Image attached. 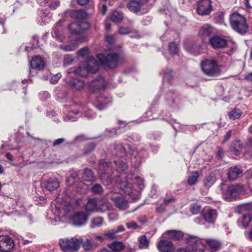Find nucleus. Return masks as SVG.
<instances>
[{"instance_id": "f257e3e1", "label": "nucleus", "mask_w": 252, "mask_h": 252, "mask_svg": "<svg viewBox=\"0 0 252 252\" xmlns=\"http://www.w3.org/2000/svg\"><path fill=\"white\" fill-rule=\"evenodd\" d=\"M98 60V65L102 64L110 68H114L117 66L118 63L124 59L122 54L120 52L110 53L106 56L99 54L97 56Z\"/></svg>"}, {"instance_id": "f03ea898", "label": "nucleus", "mask_w": 252, "mask_h": 252, "mask_svg": "<svg viewBox=\"0 0 252 252\" xmlns=\"http://www.w3.org/2000/svg\"><path fill=\"white\" fill-rule=\"evenodd\" d=\"M230 21L234 30L240 34H245L248 30V25L244 17L238 13H234L231 15Z\"/></svg>"}, {"instance_id": "7ed1b4c3", "label": "nucleus", "mask_w": 252, "mask_h": 252, "mask_svg": "<svg viewBox=\"0 0 252 252\" xmlns=\"http://www.w3.org/2000/svg\"><path fill=\"white\" fill-rule=\"evenodd\" d=\"M87 67L85 66H79L74 70V73L80 76L85 77L88 75L89 72L94 73L98 69V63L93 57L88 58L87 61Z\"/></svg>"}, {"instance_id": "20e7f679", "label": "nucleus", "mask_w": 252, "mask_h": 252, "mask_svg": "<svg viewBox=\"0 0 252 252\" xmlns=\"http://www.w3.org/2000/svg\"><path fill=\"white\" fill-rule=\"evenodd\" d=\"M187 249H181L177 252H204L205 246L199 238L190 236L188 239Z\"/></svg>"}, {"instance_id": "39448f33", "label": "nucleus", "mask_w": 252, "mask_h": 252, "mask_svg": "<svg viewBox=\"0 0 252 252\" xmlns=\"http://www.w3.org/2000/svg\"><path fill=\"white\" fill-rule=\"evenodd\" d=\"M111 206L106 201L100 203L96 198L89 199L85 205V209L89 212H103L106 210H109Z\"/></svg>"}, {"instance_id": "423d86ee", "label": "nucleus", "mask_w": 252, "mask_h": 252, "mask_svg": "<svg viewBox=\"0 0 252 252\" xmlns=\"http://www.w3.org/2000/svg\"><path fill=\"white\" fill-rule=\"evenodd\" d=\"M201 66L203 72L208 76H212L220 72L218 63L214 59H210L203 61Z\"/></svg>"}, {"instance_id": "0eeeda50", "label": "nucleus", "mask_w": 252, "mask_h": 252, "mask_svg": "<svg viewBox=\"0 0 252 252\" xmlns=\"http://www.w3.org/2000/svg\"><path fill=\"white\" fill-rule=\"evenodd\" d=\"M243 186L240 185H233L228 187L225 192L222 191V196L226 200L230 201L236 198L239 194L243 191Z\"/></svg>"}, {"instance_id": "6e6552de", "label": "nucleus", "mask_w": 252, "mask_h": 252, "mask_svg": "<svg viewBox=\"0 0 252 252\" xmlns=\"http://www.w3.org/2000/svg\"><path fill=\"white\" fill-rule=\"evenodd\" d=\"M59 245L64 251L76 252L79 249V239L76 238L62 239L59 242Z\"/></svg>"}, {"instance_id": "1a4fd4ad", "label": "nucleus", "mask_w": 252, "mask_h": 252, "mask_svg": "<svg viewBox=\"0 0 252 252\" xmlns=\"http://www.w3.org/2000/svg\"><path fill=\"white\" fill-rule=\"evenodd\" d=\"M89 29V25L86 22L78 23L73 22L70 24L68 26V29L72 34L79 35L82 33L84 30H87Z\"/></svg>"}, {"instance_id": "9d476101", "label": "nucleus", "mask_w": 252, "mask_h": 252, "mask_svg": "<svg viewBox=\"0 0 252 252\" xmlns=\"http://www.w3.org/2000/svg\"><path fill=\"white\" fill-rule=\"evenodd\" d=\"M212 9V6L210 0H201L198 3L197 11L200 15H208Z\"/></svg>"}, {"instance_id": "9b49d317", "label": "nucleus", "mask_w": 252, "mask_h": 252, "mask_svg": "<svg viewBox=\"0 0 252 252\" xmlns=\"http://www.w3.org/2000/svg\"><path fill=\"white\" fill-rule=\"evenodd\" d=\"M88 218V215L85 212H77L72 216V222L73 225L80 226L87 223Z\"/></svg>"}, {"instance_id": "f8f14e48", "label": "nucleus", "mask_w": 252, "mask_h": 252, "mask_svg": "<svg viewBox=\"0 0 252 252\" xmlns=\"http://www.w3.org/2000/svg\"><path fill=\"white\" fill-rule=\"evenodd\" d=\"M14 247L13 241L8 236H0V251L8 252Z\"/></svg>"}, {"instance_id": "ddd939ff", "label": "nucleus", "mask_w": 252, "mask_h": 252, "mask_svg": "<svg viewBox=\"0 0 252 252\" xmlns=\"http://www.w3.org/2000/svg\"><path fill=\"white\" fill-rule=\"evenodd\" d=\"M110 199L113 201L115 206L121 210L127 209L129 206L128 201L122 195L113 196L110 195Z\"/></svg>"}, {"instance_id": "4468645a", "label": "nucleus", "mask_w": 252, "mask_h": 252, "mask_svg": "<svg viewBox=\"0 0 252 252\" xmlns=\"http://www.w3.org/2000/svg\"><path fill=\"white\" fill-rule=\"evenodd\" d=\"M210 43L213 48L221 49L227 45V40L219 36H215L210 38Z\"/></svg>"}, {"instance_id": "2eb2a0df", "label": "nucleus", "mask_w": 252, "mask_h": 252, "mask_svg": "<svg viewBox=\"0 0 252 252\" xmlns=\"http://www.w3.org/2000/svg\"><path fill=\"white\" fill-rule=\"evenodd\" d=\"M214 32V28L211 25L206 24L200 29L198 32L199 36L202 39H205L209 37Z\"/></svg>"}, {"instance_id": "dca6fc26", "label": "nucleus", "mask_w": 252, "mask_h": 252, "mask_svg": "<svg viewBox=\"0 0 252 252\" xmlns=\"http://www.w3.org/2000/svg\"><path fill=\"white\" fill-rule=\"evenodd\" d=\"M106 85L104 79L102 77H99L92 81L89 85V87L91 91L94 92L104 89Z\"/></svg>"}, {"instance_id": "f3484780", "label": "nucleus", "mask_w": 252, "mask_h": 252, "mask_svg": "<svg viewBox=\"0 0 252 252\" xmlns=\"http://www.w3.org/2000/svg\"><path fill=\"white\" fill-rule=\"evenodd\" d=\"M242 168L240 165L231 166L228 170V178L230 180H235L242 174Z\"/></svg>"}, {"instance_id": "a211bd4d", "label": "nucleus", "mask_w": 252, "mask_h": 252, "mask_svg": "<svg viewBox=\"0 0 252 252\" xmlns=\"http://www.w3.org/2000/svg\"><path fill=\"white\" fill-rule=\"evenodd\" d=\"M202 216L206 222L213 223L218 217V213L216 210L209 209L204 211Z\"/></svg>"}, {"instance_id": "6ab92c4d", "label": "nucleus", "mask_w": 252, "mask_h": 252, "mask_svg": "<svg viewBox=\"0 0 252 252\" xmlns=\"http://www.w3.org/2000/svg\"><path fill=\"white\" fill-rule=\"evenodd\" d=\"M158 247L161 252H171L174 249L172 243L168 240H160L158 243Z\"/></svg>"}, {"instance_id": "aec40b11", "label": "nucleus", "mask_w": 252, "mask_h": 252, "mask_svg": "<svg viewBox=\"0 0 252 252\" xmlns=\"http://www.w3.org/2000/svg\"><path fill=\"white\" fill-rule=\"evenodd\" d=\"M79 247L82 244V246L85 251H90L97 247L96 243L92 242L89 239L86 238L83 240L82 238L79 239Z\"/></svg>"}, {"instance_id": "412c9836", "label": "nucleus", "mask_w": 252, "mask_h": 252, "mask_svg": "<svg viewBox=\"0 0 252 252\" xmlns=\"http://www.w3.org/2000/svg\"><path fill=\"white\" fill-rule=\"evenodd\" d=\"M43 185L48 190L52 191L59 187V182L57 179L50 178L43 182Z\"/></svg>"}, {"instance_id": "4be33fe9", "label": "nucleus", "mask_w": 252, "mask_h": 252, "mask_svg": "<svg viewBox=\"0 0 252 252\" xmlns=\"http://www.w3.org/2000/svg\"><path fill=\"white\" fill-rule=\"evenodd\" d=\"M111 252H122L125 248V244L119 241H114L107 245Z\"/></svg>"}, {"instance_id": "5701e85b", "label": "nucleus", "mask_w": 252, "mask_h": 252, "mask_svg": "<svg viewBox=\"0 0 252 252\" xmlns=\"http://www.w3.org/2000/svg\"><path fill=\"white\" fill-rule=\"evenodd\" d=\"M243 148V145L238 139L234 140L230 146L231 152L236 155H239L241 152Z\"/></svg>"}, {"instance_id": "b1692460", "label": "nucleus", "mask_w": 252, "mask_h": 252, "mask_svg": "<svg viewBox=\"0 0 252 252\" xmlns=\"http://www.w3.org/2000/svg\"><path fill=\"white\" fill-rule=\"evenodd\" d=\"M31 66L33 69L40 70L44 66L43 60L40 56H36L31 61Z\"/></svg>"}, {"instance_id": "393cba45", "label": "nucleus", "mask_w": 252, "mask_h": 252, "mask_svg": "<svg viewBox=\"0 0 252 252\" xmlns=\"http://www.w3.org/2000/svg\"><path fill=\"white\" fill-rule=\"evenodd\" d=\"M127 8L134 13H137L141 10L140 2L136 0H130L126 4Z\"/></svg>"}, {"instance_id": "a878e982", "label": "nucleus", "mask_w": 252, "mask_h": 252, "mask_svg": "<svg viewBox=\"0 0 252 252\" xmlns=\"http://www.w3.org/2000/svg\"><path fill=\"white\" fill-rule=\"evenodd\" d=\"M68 84L72 88L80 90L83 88L84 83L83 81L75 78H73L68 82Z\"/></svg>"}, {"instance_id": "bb28decb", "label": "nucleus", "mask_w": 252, "mask_h": 252, "mask_svg": "<svg viewBox=\"0 0 252 252\" xmlns=\"http://www.w3.org/2000/svg\"><path fill=\"white\" fill-rule=\"evenodd\" d=\"M71 17L72 18L76 19H84L88 16L86 12L81 10H75L71 11L70 13Z\"/></svg>"}, {"instance_id": "cd10ccee", "label": "nucleus", "mask_w": 252, "mask_h": 252, "mask_svg": "<svg viewBox=\"0 0 252 252\" xmlns=\"http://www.w3.org/2000/svg\"><path fill=\"white\" fill-rule=\"evenodd\" d=\"M216 181V177L214 173H211L204 180V185L207 188H210Z\"/></svg>"}, {"instance_id": "c85d7f7f", "label": "nucleus", "mask_w": 252, "mask_h": 252, "mask_svg": "<svg viewBox=\"0 0 252 252\" xmlns=\"http://www.w3.org/2000/svg\"><path fill=\"white\" fill-rule=\"evenodd\" d=\"M205 242L212 252L217 251L220 247V243L214 239H207Z\"/></svg>"}, {"instance_id": "c756f323", "label": "nucleus", "mask_w": 252, "mask_h": 252, "mask_svg": "<svg viewBox=\"0 0 252 252\" xmlns=\"http://www.w3.org/2000/svg\"><path fill=\"white\" fill-rule=\"evenodd\" d=\"M103 223V218L101 217L93 218L91 221V227L92 228L99 227Z\"/></svg>"}, {"instance_id": "7c9ffc66", "label": "nucleus", "mask_w": 252, "mask_h": 252, "mask_svg": "<svg viewBox=\"0 0 252 252\" xmlns=\"http://www.w3.org/2000/svg\"><path fill=\"white\" fill-rule=\"evenodd\" d=\"M166 233L170 237V238L179 240L183 237V233L180 231L177 230H168L166 232Z\"/></svg>"}, {"instance_id": "2f4dec72", "label": "nucleus", "mask_w": 252, "mask_h": 252, "mask_svg": "<svg viewBox=\"0 0 252 252\" xmlns=\"http://www.w3.org/2000/svg\"><path fill=\"white\" fill-rule=\"evenodd\" d=\"M82 178L85 181L92 182L94 179V176L90 169L86 168L84 170Z\"/></svg>"}, {"instance_id": "473e14b6", "label": "nucleus", "mask_w": 252, "mask_h": 252, "mask_svg": "<svg viewBox=\"0 0 252 252\" xmlns=\"http://www.w3.org/2000/svg\"><path fill=\"white\" fill-rule=\"evenodd\" d=\"M139 248L140 249H145L149 247V240L146 235H143L139 239Z\"/></svg>"}, {"instance_id": "72a5a7b5", "label": "nucleus", "mask_w": 252, "mask_h": 252, "mask_svg": "<svg viewBox=\"0 0 252 252\" xmlns=\"http://www.w3.org/2000/svg\"><path fill=\"white\" fill-rule=\"evenodd\" d=\"M199 176L198 171H193L191 172L190 176L189 177L187 182L189 185H194Z\"/></svg>"}, {"instance_id": "f704fd0d", "label": "nucleus", "mask_w": 252, "mask_h": 252, "mask_svg": "<svg viewBox=\"0 0 252 252\" xmlns=\"http://www.w3.org/2000/svg\"><path fill=\"white\" fill-rule=\"evenodd\" d=\"M62 22L60 21L56 24L53 29V32L52 33V35L53 36H55L58 38L60 37L61 32L63 30V28L61 26Z\"/></svg>"}, {"instance_id": "c9c22d12", "label": "nucleus", "mask_w": 252, "mask_h": 252, "mask_svg": "<svg viewBox=\"0 0 252 252\" xmlns=\"http://www.w3.org/2000/svg\"><path fill=\"white\" fill-rule=\"evenodd\" d=\"M243 226H247L250 223H252V213H249L244 215L241 220Z\"/></svg>"}, {"instance_id": "e433bc0d", "label": "nucleus", "mask_w": 252, "mask_h": 252, "mask_svg": "<svg viewBox=\"0 0 252 252\" xmlns=\"http://www.w3.org/2000/svg\"><path fill=\"white\" fill-rule=\"evenodd\" d=\"M120 188L126 194L130 195L132 193V189L126 182H123L121 183Z\"/></svg>"}, {"instance_id": "4c0bfd02", "label": "nucleus", "mask_w": 252, "mask_h": 252, "mask_svg": "<svg viewBox=\"0 0 252 252\" xmlns=\"http://www.w3.org/2000/svg\"><path fill=\"white\" fill-rule=\"evenodd\" d=\"M123 16L122 13L117 11H114L111 16V20L115 23H119L122 21Z\"/></svg>"}, {"instance_id": "58836bf2", "label": "nucleus", "mask_w": 252, "mask_h": 252, "mask_svg": "<svg viewBox=\"0 0 252 252\" xmlns=\"http://www.w3.org/2000/svg\"><path fill=\"white\" fill-rule=\"evenodd\" d=\"M202 210V206L197 203H195L190 205V210L193 215L200 213Z\"/></svg>"}, {"instance_id": "ea45409f", "label": "nucleus", "mask_w": 252, "mask_h": 252, "mask_svg": "<svg viewBox=\"0 0 252 252\" xmlns=\"http://www.w3.org/2000/svg\"><path fill=\"white\" fill-rule=\"evenodd\" d=\"M230 119L232 120H235L240 118L241 116V111L235 108L231 111H230L228 114Z\"/></svg>"}, {"instance_id": "a19ab883", "label": "nucleus", "mask_w": 252, "mask_h": 252, "mask_svg": "<svg viewBox=\"0 0 252 252\" xmlns=\"http://www.w3.org/2000/svg\"><path fill=\"white\" fill-rule=\"evenodd\" d=\"M91 191L94 194H100L103 192V189L100 184H96L93 185L91 189Z\"/></svg>"}, {"instance_id": "79ce46f5", "label": "nucleus", "mask_w": 252, "mask_h": 252, "mask_svg": "<svg viewBox=\"0 0 252 252\" xmlns=\"http://www.w3.org/2000/svg\"><path fill=\"white\" fill-rule=\"evenodd\" d=\"M169 50L172 55L177 54L178 52V45L174 42H171L169 44Z\"/></svg>"}, {"instance_id": "37998d69", "label": "nucleus", "mask_w": 252, "mask_h": 252, "mask_svg": "<svg viewBox=\"0 0 252 252\" xmlns=\"http://www.w3.org/2000/svg\"><path fill=\"white\" fill-rule=\"evenodd\" d=\"M215 21L219 24H222L224 22V13L222 12H218L215 17Z\"/></svg>"}, {"instance_id": "c03bdc74", "label": "nucleus", "mask_w": 252, "mask_h": 252, "mask_svg": "<svg viewBox=\"0 0 252 252\" xmlns=\"http://www.w3.org/2000/svg\"><path fill=\"white\" fill-rule=\"evenodd\" d=\"M78 114V112L75 110H71L69 114L64 117V119L65 121H74L76 120V118L72 116L73 114Z\"/></svg>"}, {"instance_id": "a18cd8bd", "label": "nucleus", "mask_w": 252, "mask_h": 252, "mask_svg": "<svg viewBox=\"0 0 252 252\" xmlns=\"http://www.w3.org/2000/svg\"><path fill=\"white\" fill-rule=\"evenodd\" d=\"M78 43H72L64 47L63 50H64L65 51L70 52L75 50L78 47Z\"/></svg>"}, {"instance_id": "49530a36", "label": "nucleus", "mask_w": 252, "mask_h": 252, "mask_svg": "<svg viewBox=\"0 0 252 252\" xmlns=\"http://www.w3.org/2000/svg\"><path fill=\"white\" fill-rule=\"evenodd\" d=\"M116 232L114 230H109L104 233V235L110 239H114L117 238Z\"/></svg>"}, {"instance_id": "de8ad7c7", "label": "nucleus", "mask_w": 252, "mask_h": 252, "mask_svg": "<svg viewBox=\"0 0 252 252\" xmlns=\"http://www.w3.org/2000/svg\"><path fill=\"white\" fill-rule=\"evenodd\" d=\"M89 53V49L87 47H83L78 51L77 54L79 56L84 57Z\"/></svg>"}, {"instance_id": "09e8293b", "label": "nucleus", "mask_w": 252, "mask_h": 252, "mask_svg": "<svg viewBox=\"0 0 252 252\" xmlns=\"http://www.w3.org/2000/svg\"><path fill=\"white\" fill-rule=\"evenodd\" d=\"M131 30L128 27H120L119 29L118 32L121 34H127L130 33Z\"/></svg>"}, {"instance_id": "8fccbe9b", "label": "nucleus", "mask_w": 252, "mask_h": 252, "mask_svg": "<svg viewBox=\"0 0 252 252\" xmlns=\"http://www.w3.org/2000/svg\"><path fill=\"white\" fill-rule=\"evenodd\" d=\"M172 79V71L170 70L164 73L163 75V80L170 83Z\"/></svg>"}, {"instance_id": "3c124183", "label": "nucleus", "mask_w": 252, "mask_h": 252, "mask_svg": "<svg viewBox=\"0 0 252 252\" xmlns=\"http://www.w3.org/2000/svg\"><path fill=\"white\" fill-rule=\"evenodd\" d=\"M115 150L120 153V157H122L123 155L126 154V149L122 145H118L115 147Z\"/></svg>"}, {"instance_id": "603ef678", "label": "nucleus", "mask_w": 252, "mask_h": 252, "mask_svg": "<svg viewBox=\"0 0 252 252\" xmlns=\"http://www.w3.org/2000/svg\"><path fill=\"white\" fill-rule=\"evenodd\" d=\"M61 77V74L60 73H57L51 78L50 82L52 83L55 84Z\"/></svg>"}, {"instance_id": "864d4df0", "label": "nucleus", "mask_w": 252, "mask_h": 252, "mask_svg": "<svg viewBox=\"0 0 252 252\" xmlns=\"http://www.w3.org/2000/svg\"><path fill=\"white\" fill-rule=\"evenodd\" d=\"M126 225L129 229H136L138 227V225L135 222L131 221L126 223Z\"/></svg>"}, {"instance_id": "5fc2aeb1", "label": "nucleus", "mask_w": 252, "mask_h": 252, "mask_svg": "<svg viewBox=\"0 0 252 252\" xmlns=\"http://www.w3.org/2000/svg\"><path fill=\"white\" fill-rule=\"evenodd\" d=\"M165 207L166 206L164 205H162V203L158 205L156 207V211L157 212L159 213H161L165 211Z\"/></svg>"}, {"instance_id": "6e6d98bb", "label": "nucleus", "mask_w": 252, "mask_h": 252, "mask_svg": "<svg viewBox=\"0 0 252 252\" xmlns=\"http://www.w3.org/2000/svg\"><path fill=\"white\" fill-rule=\"evenodd\" d=\"M60 3L59 0H55L51 3L50 7L52 9H55L60 5Z\"/></svg>"}, {"instance_id": "4d7b16f0", "label": "nucleus", "mask_w": 252, "mask_h": 252, "mask_svg": "<svg viewBox=\"0 0 252 252\" xmlns=\"http://www.w3.org/2000/svg\"><path fill=\"white\" fill-rule=\"evenodd\" d=\"M106 40L109 44H113L115 42V41L114 36L111 35H107L106 37Z\"/></svg>"}, {"instance_id": "13d9d810", "label": "nucleus", "mask_w": 252, "mask_h": 252, "mask_svg": "<svg viewBox=\"0 0 252 252\" xmlns=\"http://www.w3.org/2000/svg\"><path fill=\"white\" fill-rule=\"evenodd\" d=\"M87 40V37L85 36L82 35L76 38V41L77 43L84 42Z\"/></svg>"}, {"instance_id": "bf43d9fd", "label": "nucleus", "mask_w": 252, "mask_h": 252, "mask_svg": "<svg viewBox=\"0 0 252 252\" xmlns=\"http://www.w3.org/2000/svg\"><path fill=\"white\" fill-rule=\"evenodd\" d=\"M64 141V139L63 138L58 139L55 140V141L53 142V146H56L62 144V143H63Z\"/></svg>"}, {"instance_id": "052dcab7", "label": "nucleus", "mask_w": 252, "mask_h": 252, "mask_svg": "<svg viewBox=\"0 0 252 252\" xmlns=\"http://www.w3.org/2000/svg\"><path fill=\"white\" fill-rule=\"evenodd\" d=\"M136 182L139 185V188L140 189H142L144 188V184H143V180L142 179H141L140 177L136 178Z\"/></svg>"}, {"instance_id": "680f3d73", "label": "nucleus", "mask_w": 252, "mask_h": 252, "mask_svg": "<svg viewBox=\"0 0 252 252\" xmlns=\"http://www.w3.org/2000/svg\"><path fill=\"white\" fill-rule=\"evenodd\" d=\"M175 201V199L174 198H171L168 199L164 200V202L162 203V205H164L166 206L168 204L171 202H174Z\"/></svg>"}, {"instance_id": "e2e57ef3", "label": "nucleus", "mask_w": 252, "mask_h": 252, "mask_svg": "<svg viewBox=\"0 0 252 252\" xmlns=\"http://www.w3.org/2000/svg\"><path fill=\"white\" fill-rule=\"evenodd\" d=\"M109 218L110 220H114L118 219V216L117 214L112 213L109 215Z\"/></svg>"}, {"instance_id": "0e129e2a", "label": "nucleus", "mask_w": 252, "mask_h": 252, "mask_svg": "<svg viewBox=\"0 0 252 252\" xmlns=\"http://www.w3.org/2000/svg\"><path fill=\"white\" fill-rule=\"evenodd\" d=\"M106 104V103L103 104L102 102H100L96 105V107L99 110H102L105 108Z\"/></svg>"}, {"instance_id": "69168bd1", "label": "nucleus", "mask_w": 252, "mask_h": 252, "mask_svg": "<svg viewBox=\"0 0 252 252\" xmlns=\"http://www.w3.org/2000/svg\"><path fill=\"white\" fill-rule=\"evenodd\" d=\"M231 130H229L226 133V134L224 135V142H226L227 141V140H228L231 136Z\"/></svg>"}, {"instance_id": "338daca9", "label": "nucleus", "mask_w": 252, "mask_h": 252, "mask_svg": "<svg viewBox=\"0 0 252 252\" xmlns=\"http://www.w3.org/2000/svg\"><path fill=\"white\" fill-rule=\"evenodd\" d=\"M89 1V0H78V3L81 5H85Z\"/></svg>"}, {"instance_id": "774afa93", "label": "nucleus", "mask_w": 252, "mask_h": 252, "mask_svg": "<svg viewBox=\"0 0 252 252\" xmlns=\"http://www.w3.org/2000/svg\"><path fill=\"white\" fill-rule=\"evenodd\" d=\"M245 78L247 80L252 81V72L246 76Z\"/></svg>"}]
</instances>
